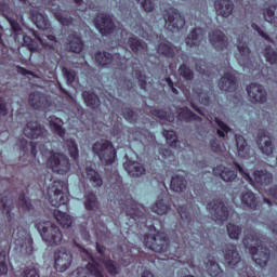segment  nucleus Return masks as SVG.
Masks as SVG:
<instances>
[{
  "label": "nucleus",
  "mask_w": 277,
  "mask_h": 277,
  "mask_svg": "<svg viewBox=\"0 0 277 277\" xmlns=\"http://www.w3.org/2000/svg\"><path fill=\"white\" fill-rule=\"evenodd\" d=\"M111 189H115V194L119 198L117 202L121 213H126L127 217L134 220V222L144 219V212L142 211L143 206L137 203L129 193H126L124 184H122V177L120 175L117 177V183L111 184Z\"/></svg>",
  "instance_id": "nucleus-1"
},
{
  "label": "nucleus",
  "mask_w": 277,
  "mask_h": 277,
  "mask_svg": "<svg viewBox=\"0 0 277 277\" xmlns=\"http://www.w3.org/2000/svg\"><path fill=\"white\" fill-rule=\"evenodd\" d=\"M0 12L2 13V16H4V18H6V21L11 25L15 42H18V40H21L22 38L23 45L27 47V49H29L31 53H34V51H38V42H36L34 38L25 35L23 28L21 27V24H18L16 19H13L10 16L12 9H10V4H8L5 0H0Z\"/></svg>",
  "instance_id": "nucleus-2"
},
{
  "label": "nucleus",
  "mask_w": 277,
  "mask_h": 277,
  "mask_svg": "<svg viewBox=\"0 0 277 277\" xmlns=\"http://www.w3.org/2000/svg\"><path fill=\"white\" fill-rule=\"evenodd\" d=\"M48 200L52 207H64L68 211V184L63 181H54L48 187Z\"/></svg>",
  "instance_id": "nucleus-3"
},
{
  "label": "nucleus",
  "mask_w": 277,
  "mask_h": 277,
  "mask_svg": "<svg viewBox=\"0 0 277 277\" xmlns=\"http://www.w3.org/2000/svg\"><path fill=\"white\" fill-rule=\"evenodd\" d=\"M92 151L98 157L100 161L105 166H111L116 162L118 151L114 147V143L109 140H100L92 146Z\"/></svg>",
  "instance_id": "nucleus-4"
},
{
  "label": "nucleus",
  "mask_w": 277,
  "mask_h": 277,
  "mask_svg": "<svg viewBox=\"0 0 277 277\" xmlns=\"http://www.w3.org/2000/svg\"><path fill=\"white\" fill-rule=\"evenodd\" d=\"M47 168L55 174H68L70 172V159L62 153L50 151V157L45 161Z\"/></svg>",
  "instance_id": "nucleus-5"
},
{
  "label": "nucleus",
  "mask_w": 277,
  "mask_h": 277,
  "mask_svg": "<svg viewBox=\"0 0 277 277\" xmlns=\"http://www.w3.org/2000/svg\"><path fill=\"white\" fill-rule=\"evenodd\" d=\"M157 224H159L160 228L163 226L161 222L157 219H153V221L145 222V228H147V233L144 234L143 239L145 243H155V241H163L164 243L170 242V238L168 234L163 230L157 229Z\"/></svg>",
  "instance_id": "nucleus-6"
},
{
  "label": "nucleus",
  "mask_w": 277,
  "mask_h": 277,
  "mask_svg": "<svg viewBox=\"0 0 277 277\" xmlns=\"http://www.w3.org/2000/svg\"><path fill=\"white\" fill-rule=\"evenodd\" d=\"M235 166L240 174H245V177L250 185H254V183H256L259 187H267V185H272V183H274V175L267 170H255L253 172V180L249 173L243 172V167L241 164L235 162Z\"/></svg>",
  "instance_id": "nucleus-7"
},
{
  "label": "nucleus",
  "mask_w": 277,
  "mask_h": 277,
  "mask_svg": "<svg viewBox=\"0 0 277 277\" xmlns=\"http://www.w3.org/2000/svg\"><path fill=\"white\" fill-rule=\"evenodd\" d=\"M164 27L168 31L175 34L185 27V16L175 8H169L163 12Z\"/></svg>",
  "instance_id": "nucleus-8"
},
{
  "label": "nucleus",
  "mask_w": 277,
  "mask_h": 277,
  "mask_svg": "<svg viewBox=\"0 0 277 277\" xmlns=\"http://www.w3.org/2000/svg\"><path fill=\"white\" fill-rule=\"evenodd\" d=\"M37 230H39L45 243H60L62 242V230L50 221L38 223Z\"/></svg>",
  "instance_id": "nucleus-9"
},
{
  "label": "nucleus",
  "mask_w": 277,
  "mask_h": 277,
  "mask_svg": "<svg viewBox=\"0 0 277 277\" xmlns=\"http://www.w3.org/2000/svg\"><path fill=\"white\" fill-rule=\"evenodd\" d=\"M207 209L212 216V220L217 224H222V222H226L230 212L228 211V207L224 203L222 199H213L211 202L207 205Z\"/></svg>",
  "instance_id": "nucleus-10"
},
{
  "label": "nucleus",
  "mask_w": 277,
  "mask_h": 277,
  "mask_svg": "<svg viewBox=\"0 0 277 277\" xmlns=\"http://www.w3.org/2000/svg\"><path fill=\"white\" fill-rule=\"evenodd\" d=\"M24 135L29 140H41L47 144L49 142V131L38 121H29L24 128Z\"/></svg>",
  "instance_id": "nucleus-11"
},
{
  "label": "nucleus",
  "mask_w": 277,
  "mask_h": 277,
  "mask_svg": "<svg viewBox=\"0 0 277 277\" xmlns=\"http://www.w3.org/2000/svg\"><path fill=\"white\" fill-rule=\"evenodd\" d=\"M95 62L102 68H122V57H120V54L114 55L106 51H100L95 54Z\"/></svg>",
  "instance_id": "nucleus-12"
},
{
  "label": "nucleus",
  "mask_w": 277,
  "mask_h": 277,
  "mask_svg": "<svg viewBox=\"0 0 277 277\" xmlns=\"http://www.w3.org/2000/svg\"><path fill=\"white\" fill-rule=\"evenodd\" d=\"M95 29L101 34V36H111L116 31V24L111 18V15L107 13H102L94 18Z\"/></svg>",
  "instance_id": "nucleus-13"
},
{
  "label": "nucleus",
  "mask_w": 277,
  "mask_h": 277,
  "mask_svg": "<svg viewBox=\"0 0 277 277\" xmlns=\"http://www.w3.org/2000/svg\"><path fill=\"white\" fill-rule=\"evenodd\" d=\"M246 250H248L256 265L260 267H265L267 261H269V249L265 245H245Z\"/></svg>",
  "instance_id": "nucleus-14"
},
{
  "label": "nucleus",
  "mask_w": 277,
  "mask_h": 277,
  "mask_svg": "<svg viewBox=\"0 0 277 277\" xmlns=\"http://www.w3.org/2000/svg\"><path fill=\"white\" fill-rule=\"evenodd\" d=\"M28 104L37 111H51L52 103L49 97L41 92L35 91L28 96Z\"/></svg>",
  "instance_id": "nucleus-15"
},
{
  "label": "nucleus",
  "mask_w": 277,
  "mask_h": 277,
  "mask_svg": "<svg viewBox=\"0 0 277 277\" xmlns=\"http://www.w3.org/2000/svg\"><path fill=\"white\" fill-rule=\"evenodd\" d=\"M70 265H72V253L65 249L58 250L54 253V269L64 273Z\"/></svg>",
  "instance_id": "nucleus-16"
},
{
  "label": "nucleus",
  "mask_w": 277,
  "mask_h": 277,
  "mask_svg": "<svg viewBox=\"0 0 277 277\" xmlns=\"http://www.w3.org/2000/svg\"><path fill=\"white\" fill-rule=\"evenodd\" d=\"M256 144L263 155H266L267 157L274 155V143H272V136L267 130H259Z\"/></svg>",
  "instance_id": "nucleus-17"
},
{
  "label": "nucleus",
  "mask_w": 277,
  "mask_h": 277,
  "mask_svg": "<svg viewBox=\"0 0 277 277\" xmlns=\"http://www.w3.org/2000/svg\"><path fill=\"white\" fill-rule=\"evenodd\" d=\"M247 92L251 103H267V91L263 85L253 82L247 87Z\"/></svg>",
  "instance_id": "nucleus-18"
},
{
  "label": "nucleus",
  "mask_w": 277,
  "mask_h": 277,
  "mask_svg": "<svg viewBox=\"0 0 277 277\" xmlns=\"http://www.w3.org/2000/svg\"><path fill=\"white\" fill-rule=\"evenodd\" d=\"M208 38L215 51H225V49H228V37L222 30L216 29L210 31Z\"/></svg>",
  "instance_id": "nucleus-19"
},
{
  "label": "nucleus",
  "mask_w": 277,
  "mask_h": 277,
  "mask_svg": "<svg viewBox=\"0 0 277 277\" xmlns=\"http://www.w3.org/2000/svg\"><path fill=\"white\" fill-rule=\"evenodd\" d=\"M237 48L240 53V56L237 58L238 64H240L242 68L254 70L252 65V57L250 56L252 52L250 51L248 43L239 41Z\"/></svg>",
  "instance_id": "nucleus-20"
},
{
  "label": "nucleus",
  "mask_w": 277,
  "mask_h": 277,
  "mask_svg": "<svg viewBox=\"0 0 277 277\" xmlns=\"http://www.w3.org/2000/svg\"><path fill=\"white\" fill-rule=\"evenodd\" d=\"M224 259L227 267L235 269L241 263V255L237 251V247L235 245H227L224 250Z\"/></svg>",
  "instance_id": "nucleus-21"
},
{
  "label": "nucleus",
  "mask_w": 277,
  "mask_h": 277,
  "mask_svg": "<svg viewBox=\"0 0 277 277\" xmlns=\"http://www.w3.org/2000/svg\"><path fill=\"white\" fill-rule=\"evenodd\" d=\"M238 87L237 77L230 71L225 72L219 80V88L223 92H235Z\"/></svg>",
  "instance_id": "nucleus-22"
},
{
  "label": "nucleus",
  "mask_w": 277,
  "mask_h": 277,
  "mask_svg": "<svg viewBox=\"0 0 277 277\" xmlns=\"http://www.w3.org/2000/svg\"><path fill=\"white\" fill-rule=\"evenodd\" d=\"M235 140L238 157H240L241 159H250V157L254 155V149H252V147L248 145V141H246V138L241 134H236Z\"/></svg>",
  "instance_id": "nucleus-23"
},
{
  "label": "nucleus",
  "mask_w": 277,
  "mask_h": 277,
  "mask_svg": "<svg viewBox=\"0 0 277 277\" xmlns=\"http://www.w3.org/2000/svg\"><path fill=\"white\" fill-rule=\"evenodd\" d=\"M0 207L2 208V213L6 215V220L12 222V211H14V197H12V193L4 192L0 195Z\"/></svg>",
  "instance_id": "nucleus-24"
},
{
  "label": "nucleus",
  "mask_w": 277,
  "mask_h": 277,
  "mask_svg": "<svg viewBox=\"0 0 277 277\" xmlns=\"http://www.w3.org/2000/svg\"><path fill=\"white\" fill-rule=\"evenodd\" d=\"M83 39L77 32H71L68 35L67 42L65 43L66 51L69 53H81L83 51Z\"/></svg>",
  "instance_id": "nucleus-25"
},
{
  "label": "nucleus",
  "mask_w": 277,
  "mask_h": 277,
  "mask_svg": "<svg viewBox=\"0 0 277 277\" xmlns=\"http://www.w3.org/2000/svg\"><path fill=\"white\" fill-rule=\"evenodd\" d=\"M214 8L217 16L228 18L233 14V10H235V3H233V0H215Z\"/></svg>",
  "instance_id": "nucleus-26"
},
{
  "label": "nucleus",
  "mask_w": 277,
  "mask_h": 277,
  "mask_svg": "<svg viewBox=\"0 0 277 277\" xmlns=\"http://www.w3.org/2000/svg\"><path fill=\"white\" fill-rule=\"evenodd\" d=\"M123 168L133 179H140V176H144V174H146V168L137 161L127 160L123 163Z\"/></svg>",
  "instance_id": "nucleus-27"
},
{
  "label": "nucleus",
  "mask_w": 277,
  "mask_h": 277,
  "mask_svg": "<svg viewBox=\"0 0 277 277\" xmlns=\"http://www.w3.org/2000/svg\"><path fill=\"white\" fill-rule=\"evenodd\" d=\"M205 267L206 272L211 277H222L224 276V271H222V267H220V264L215 260V256L210 255L205 259Z\"/></svg>",
  "instance_id": "nucleus-28"
},
{
  "label": "nucleus",
  "mask_w": 277,
  "mask_h": 277,
  "mask_svg": "<svg viewBox=\"0 0 277 277\" xmlns=\"http://www.w3.org/2000/svg\"><path fill=\"white\" fill-rule=\"evenodd\" d=\"M205 38V29L197 27L190 31V34L185 38V43L190 49L200 47V42Z\"/></svg>",
  "instance_id": "nucleus-29"
},
{
  "label": "nucleus",
  "mask_w": 277,
  "mask_h": 277,
  "mask_svg": "<svg viewBox=\"0 0 277 277\" xmlns=\"http://www.w3.org/2000/svg\"><path fill=\"white\" fill-rule=\"evenodd\" d=\"M214 176H221L225 183H233L237 179V172L226 169L223 164H219L213 168Z\"/></svg>",
  "instance_id": "nucleus-30"
},
{
  "label": "nucleus",
  "mask_w": 277,
  "mask_h": 277,
  "mask_svg": "<svg viewBox=\"0 0 277 277\" xmlns=\"http://www.w3.org/2000/svg\"><path fill=\"white\" fill-rule=\"evenodd\" d=\"M128 44L135 55H146L148 53V44L135 37H130L128 39Z\"/></svg>",
  "instance_id": "nucleus-31"
},
{
  "label": "nucleus",
  "mask_w": 277,
  "mask_h": 277,
  "mask_svg": "<svg viewBox=\"0 0 277 277\" xmlns=\"http://www.w3.org/2000/svg\"><path fill=\"white\" fill-rule=\"evenodd\" d=\"M241 205L247 207V209H251L252 211H256L259 209V201L256 200V195L252 193V190L242 192L240 196Z\"/></svg>",
  "instance_id": "nucleus-32"
},
{
  "label": "nucleus",
  "mask_w": 277,
  "mask_h": 277,
  "mask_svg": "<svg viewBox=\"0 0 277 277\" xmlns=\"http://www.w3.org/2000/svg\"><path fill=\"white\" fill-rule=\"evenodd\" d=\"M54 9L50 8L52 14L54 15V17L56 18V21H58V23L63 26V27H70L72 25V23H75V18L66 15L62 12V10H60V5L54 4Z\"/></svg>",
  "instance_id": "nucleus-33"
},
{
  "label": "nucleus",
  "mask_w": 277,
  "mask_h": 277,
  "mask_svg": "<svg viewBox=\"0 0 277 277\" xmlns=\"http://www.w3.org/2000/svg\"><path fill=\"white\" fill-rule=\"evenodd\" d=\"M82 98L90 109H100L101 108V97L96 93L91 91H83Z\"/></svg>",
  "instance_id": "nucleus-34"
},
{
  "label": "nucleus",
  "mask_w": 277,
  "mask_h": 277,
  "mask_svg": "<svg viewBox=\"0 0 277 277\" xmlns=\"http://www.w3.org/2000/svg\"><path fill=\"white\" fill-rule=\"evenodd\" d=\"M156 51L158 55H163V57H169L170 60L176 57V52H174V45L170 41L160 42L156 47Z\"/></svg>",
  "instance_id": "nucleus-35"
},
{
  "label": "nucleus",
  "mask_w": 277,
  "mask_h": 277,
  "mask_svg": "<svg viewBox=\"0 0 277 277\" xmlns=\"http://www.w3.org/2000/svg\"><path fill=\"white\" fill-rule=\"evenodd\" d=\"M17 146H19V150L21 153H24V155H29V148L34 158H36L38 155V143L34 141L28 142L27 140L22 138L18 141Z\"/></svg>",
  "instance_id": "nucleus-36"
},
{
  "label": "nucleus",
  "mask_w": 277,
  "mask_h": 277,
  "mask_svg": "<svg viewBox=\"0 0 277 277\" xmlns=\"http://www.w3.org/2000/svg\"><path fill=\"white\" fill-rule=\"evenodd\" d=\"M179 119L184 122H202V118L192 111L187 106L180 108Z\"/></svg>",
  "instance_id": "nucleus-37"
},
{
  "label": "nucleus",
  "mask_w": 277,
  "mask_h": 277,
  "mask_svg": "<svg viewBox=\"0 0 277 277\" xmlns=\"http://www.w3.org/2000/svg\"><path fill=\"white\" fill-rule=\"evenodd\" d=\"M54 217L62 228H70L72 226V217L67 212L54 210Z\"/></svg>",
  "instance_id": "nucleus-38"
},
{
  "label": "nucleus",
  "mask_w": 277,
  "mask_h": 277,
  "mask_svg": "<svg viewBox=\"0 0 277 277\" xmlns=\"http://www.w3.org/2000/svg\"><path fill=\"white\" fill-rule=\"evenodd\" d=\"M151 210L154 211V213H157V215H168V213L172 211V207L166 200L158 199L156 203L151 207Z\"/></svg>",
  "instance_id": "nucleus-39"
},
{
  "label": "nucleus",
  "mask_w": 277,
  "mask_h": 277,
  "mask_svg": "<svg viewBox=\"0 0 277 277\" xmlns=\"http://www.w3.org/2000/svg\"><path fill=\"white\" fill-rule=\"evenodd\" d=\"M62 124H64V121H62L61 118L51 117L50 127L53 133H55V135H58V137H66V129H64Z\"/></svg>",
  "instance_id": "nucleus-40"
},
{
  "label": "nucleus",
  "mask_w": 277,
  "mask_h": 277,
  "mask_svg": "<svg viewBox=\"0 0 277 277\" xmlns=\"http://www.w3.org/2000/svg\"><path fill=\"white\" fill-rule=\"evenodd\" d=\"M84 209H87V211H97L98 198L93 192H89L84 195Z\"/></svg>",
  "instance_id": "nucleus-41"
},
{
  "label": "nucleus",
  "mask_w": 277,
  "mask_h": 277,
  "mask_svg": "<svg viewBox=\"0 0 277 277\" xmlns=\"http://www.w3.org/2000/svg\"><path fill=\"white\" fill-rule=\"evenodd\" d=\"M170 187L172 192H176L177 194H181L184 189L187 187V181L184 176L175 175L171 179Z\"/></svg>",
  "instance_id": "nucleus-42"
},
{
  "label": "nucleus",
  "mask_w": 277,
  "mask_h": 277,
  "mask_svg": "<svg viewBox=\"0 0 277 277\" xmlns=\"http://www.w3.org/2000/svg\"><path fill=\"white\" fill-rule=\"evenodd\" d=\"M32 21L38 29H42V31H47V29H51V22L44 17L42 13H34Z\"/></svg>",
  "instance_id": "nucleus-43"
},
{
  "label": "nucleus",
  "mask_w": 277,
  "mask_h": 277,
  "mask_svg": "<svg viewBox=\"0 0 277 277\" xmlns=\"http://www.w3.org/2000/svg\"><path fill=\"white\" fill-rule=\"evenodd\" d=\"M65 148L67 149L69 157L74 161H77V159H79V145H77V141L72 138H67L65 141Z\"/></svg>",
  "instance_id": "nucleus-44"
},
{
  "label": "nucleus",
  "mask_w": 277,
  "mask_h": 277,
  "mask_svg": "<svg viewBox=\"0 0 277 277\" xmlns=\"http://www.w3.org/2000/svg\"><path fill=\"white\" fill-rule=\"evenodd\" d=\"M85 172H87V177L89 179L93 187H101L103 185V179L101 177V174L96 172V170L90 167H87Z\"/></svg>",
  "instance_id": "nucleus-45"
},
{
  "label": "nucleus",
  "mask_w": 277,
  "mask_h": 277,
  "mask_svg": "<svg viewBox=\"0 0 277 277\" xmlns=\"http://www.w3.org/2000/svg\"><path fill=\"white\" fill-rule=\"evenodd\" d=\"M151 116L159 118V120H167V122H174V114L168 113L163 109L153 108L150 109Z\"/></svg>",
  "instance_id": "nucleus-46"
},
{
  "label": "nucleus",
  "mask_w": 277,
  "mask_h": 277,
  "mask_svg": "<svg viewBox=\"0 0 277 277\" xmlns=\"http://www.w3.org/2000/svg\"><path fill=\"white\" fill-rule=\"evenodd\" d=\"M15 243H34V238L29 232L23 229V227H17V239Z\"/></svg>",
  "instance_id": "nucleus-47"
},
{
  "label": "nucleus",
  "mask_w": 277,
  "mask_h": 277,
  "mask_svg": "<svg viewBox=\"0 0 277 277\" xmlns=\"http://www.w3.org/2000/svg\"><path fill=\"white\" fill-rule=\"evenodd\" d=\"M18 207H21L22 211H34V203L25 193H21L18 196Z\"/></svg>",
  "instance_id": "nucleus-48"
},
{
  "label": "nucleus",
  "mask_w": 277,
  "mask_h": 277,
  "mask_svg": "<svg viewBox=\"0 0 277 277\" xmlns=\"http://www.w3.org/2000/svg\"><path fill=\"white\" fill-rule=\"evenodd\" d=\"M162 134L167 140V144H169L171 148H176L179 146V137L174 130H163Z\"/></svg>",
  "instance_id": "nucleus-49"
},
{
  "label": "nucleus",
  "mask_w": 277,
  "mask_h": 277,
  "mask_svg": "<svg viewBox=\"0 0 277 277\" xmlns=\"http://www.w3.org/2000/svg\"><path fill=\"white\" fill-rule=\"evenodd\" d=\"M177 212L181 216L182 222H184V224H186L187 226H190L192 222H194V216H192V213L189 212L187 206H181L177 209Z\"/></svg>",
  "instance_id": "nucleus-50"
},
{
  "label": "nucleus",
  "mask_w": 277,
  "mask_h": 277,
  "mask_svg": "<svg viewBox=\"0 0 277 277\" xmlns=\"http://www.w3.org/2000/svg\"><path fill=\"white\" fill-rule=\"evenodd\" d=\"M175 258L177 260H175V263H173V265H179V263H182V265H188V267L194 268L196 267V265H194V259L192 258V255H187V254H182L176 251Z\"/></svg>",
  "instance_id": "nucleus-51"
},
{
  "label": "nucleus",
  "mask_w": 277,
  "mask_h": 277,
  "mask_svg": "<svg viewBox=\"0 0 277 277\" xmlns=\"http://www.w3.org/2000/svg\"><path fill=\"white\" fill-rule=\"evenodd\" d=\"M264 18L266 23H276L277 24V4L269 5L264 10Z\"/></svg>",
  "instance_id": "nucleus-52"
},
{
  "label": "nucleus",
  "mask_w": 277,
  "mask_h": 277,
  "mask_svg": "<svg viewBox=\"0 0 277 277\" xmlns=\"http://www.w3.org/2000/svg\"><path fill=\"white\" fill-rule=\"evenodd\" d=\"M214 122L220 128L216 130L219 137H226V133H230V127H228V124L222 121V119L215 117Z\"/></svg>",
  "instance_id": "nucleus-53"
},
{
  "label": "nucleus",
  "mask_w": 277,
  "mask_h": 277,
  "mask_svg": "<svg viewBox=\"0 0 277 277\" xmlns=\"http://www.w3.org/2000/svg\"><path fill=\"white\" fill-rule=\"evenodd\" d=\"M179 75L184 78L185 81H192L194 79V71L186 64L180 66Z\"/></svg>",
  "instance_id": "nucleus-54"
},
{
  "label": "nucleus",
  "mask_w": 277,
  "mask_h": 277,
  "mask_svg": "<svg viewBox=\"0 0 277 277\" xmlns=\"http://www.w3.org/2000/svg\"><path fill=\"white\" fill-rule=\"evenodd\" d=\"M264 57L266 58V62H268V64H277V52L274 51L272 45H267L264 49Z\"/></svg>",
  "instance_id": "nucleus-55"
},
{
  "label": "nucleus",
  "mask_w": 277,
  "mask_h": 277,
  "mask_svg": "<svg viewBox=\"0 0 277 277\" xmlns=\"http://www.w3.org/2000/svg\"><path fill=\"white\" fill-rule=\"evenodd\" d=\"M122 116L128 122H137V114H135V111L129 107L122 108Z\"/></svg>",
  "instance_id": "nucleus-56"
},
{
  "label": "nucleus",
  "mask_w": 277,
  "mask_h": 277,
  "mask_svg": "<svg viewBox=\"0 0 277 277\" xmlns=\"http://www.w3.org/2000/svg\"><path fill=\"white\" fill-rule=\"evenodd\" d=\"M227 233L230 239H239L241 235V228L233 223L227 224Z\"/></svg>",
  "instance_id": "nucleus-57"
},
{
  "label": "nucleus",
  "mask_w": 277,
  "mask_h": 277,
  "mask_svg": "<svg viewBox=\"0 0 277 277\" xmlns=\"http://www.w3.org/2000/svg\"><path fill=\"white\" fill-rule=\"evenodd\" d=\"M150 250H153V252H158L159 254H161L162 252H166V250H168V248H170V245L168 243H150V245H146Z\"/></svg>",
  "instance_id": "nucleus-58"
},
{
  "label": "nucleus",
  "mask_w": 277,
  "mask_h": 277,
  "mask_svg": "<svg viewBox=\"0 0 277 277\" xmlns=\"http://www.w3.org/2000/svg\"><path fill=\"white\" fill-rule=\"evenodd\" d=\"M134 74L138 81L141 90H146V85H148V83L146 82V75L142 74V70L140 69L134 70Z\"/></svg>",
  "instance_id": "nucleus-59"
},
{
  "label": "nucleus",
  "mask_w": 277,
  "mask_h": 277,
  "mask_svg": "<svg viewBox=\"0 0 277 277\" xmlns=\"http://www.w3.org/2000/svg\"><path fill=\"white\" fill-rule=\"evenodd\" d=\"M6 252H0V276L8 274V262L5 261Z\"/></svg>",
  "instance_id": "nucleus-60"
},
{
  "label": "nucleus",
  "mask_w": 277,
  "mask_h": 277,
  "mask_svg": "<svg viewBox=\"0 0 277 277\" xmlns=\"http://www.w3.org/2000/svg\"><path fill=\"white\" fill-rule=\"evenodd\" d=\"M251 27H252V29H254V31H258V34H259V36H261V38H264V40L274 44V39H272V37H269V35H267L265 31H263V29H261V27H259L258 24L253 23V24H251Z\"/></svg>",
  "instance_id": "nucleus-61"
},
{
  "label": "nucleus",
  "mask_w": 277,
  "mask_h": 277,
  "mask_svg": "<svg viewBox=\"0 0 277 277\" xmlns=\"http://www.w3.org/2000/svg\"><path fill=\"white\" fill-rule=\"evenodd\" d=\"M137 3H141L144 12H154L155 10V2L153 0H136Z\"/></svg>",
  "instance_id": "nucleus-62"
},
{
  "label": "nucleus",
  "mask_w": 277,
  "mask_h": 277,
  "mask_svg": "<svg viewBox=\"0 0 277 277\" xmlns=\"http://www.w3.org/2000/svg\"><path fill=\"white\" fill-rule=\"evenodd\" d=\"M63 75L67 83H75V79L77 77V72L75 70H69L68 68L64 67Z\"/></svg>",
  "instance_id": "nucleus-63"
},
{
  "label": "nucleus",
  "mask_w": 277,
  "mask_h": 277,
  "mask_svg": "<svg viewBox=\"0 0 277 277\" xmlns=\"http://www.w3.org/2000/svg\"><path fill=\"white\" fill-rule=\"evenodd\" d=\"M159 155H161L162 159H172L174 157V153L171 151L170 148L161 145L159 147Z\"/></svg>",
  "instance_id": "nucleus-64"
}]
</instances>
